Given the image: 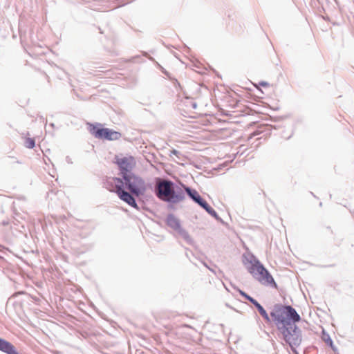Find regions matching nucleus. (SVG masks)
<instances>
[{"mask_svg": "<svg viewBox=\"0 0 354 354\" xmlns=\"http://www.w3.org/2000/svg\"><path fill=\"white\" fill-rule=\"evenodd\" d=\"M167 222L169 226L175 229H178L180 227V223L178 221L174 216H169Z\"/></svg>", "mask_w": 354, "mask_h": 354, "instance_id": "13", "label": "nucleus"}, {"mask_svg": "<svg viewBox=\"0 0 354 354\" xmlns=\"http://www.w3.org/2000/svg\"><path fill=\"white\" fill-rule=\"evenodd\" d=\"M239 292L240 293L241 295H242L243 297H244L246 299H248V301H250L252 304H253L256 308L258 309L260 315L267 321V322H269L270 321V318H269V316L268 315V313H266V311L265 310V309L262 307V306L257 301H256L255 299H254L252 297H251L250 296H249L248 295H247L245 292L239 290Z\"/></svg>", "mask_w": 354, "mask_h": 354, "instance_id": "8", "label": "nucleus"}, {"mask_svg": "<svg viewBox=\"0 0 354 354\" xmlns=\"http://www.w3.org/2000/svg\"><path fill=\"white\" fill-rule=\"evenodd\" d=\"M248 270L253 277L262 285L277 288L272 275L259 261H256L252 263Z\"/></svg>", "mask_w": 354, "mask_h": 354, "instance_id": "1", "label": "nucleus"}, {"mask_svg": "<svg viewBox=\"0 0 354 354\" xmlns=\"http://www.w3.org/2000/svg\"><path fill=\"white\" fill-rule=\"evenodd\" d=\"M0 351L7 354H18L15 346L5 339L0 338Z\"/></svg>", "mask_w": 354, "mask_h": 354, "instance_id": "9", "label": "nucleus"}, {"mask_svg": "<svg viewBox=\"0 0 354 354\" xmlns=\"http://www.w3.org/2000/svg\"><path fill=\"white\" fill-rule=\"evenodd\" d=\"M287 309L290 323L291 322L294 323L298 322L300 320V316L297 314L296 310L290 306H287Z\"/></svg>", "mask_w": 354, "mask_h": 354, "instance_id": "12", "label": "nucleus"}, {"mask_svg": "<svg viewBox=\"0 0 354 354\" xmlns=\"http://www.w3.org/2000/svg\"><path fill=\"white\" fill-rule=\"evenodd\" d=\"M108 183L114 185V189H110V190L115 191L117 194L120 192V191H124V182L119 178H112L108 181Z\"/></svg>", "mask_w": 354, "mask_h": 354, "instance_id": "11", "label": "nucleus"}, {"mask_svg": "<svg viewBox=\"0 0 354 354\" xmlns=\"http://www.w3.org/2000/svg\"><path fill=\"white\" fill-rule=\"evenodd\" d=\"M24 144L27 148L32 149L35 145V140L31 138H26Z\"/></svg>", "mask_w": 354, "mask_h": 354, "instance_id": "17", "label": "nucleus"}, {"mask_svg": "<svg viewBox=\"0 0 354 354\" xmlns=\"http://www.w3.org/2000/svg\"><path fill=\"white\" fill-rule=\"evenodd\" d=\"M287 310V306H283L279 307L274 313H271V316L274 318L279 330L290 325Z\"/></svg>", "mask_w": 354, "mask_h": 354, "instance_id": "4", "label": "nucleus"}, {"mask_svg": "<svg viewBox=\"0 0 354 354\" xmlns=\"http://www.w3.org/2000/svg\"><path fill=\"white\" fill-rule=\"evenodd\" d=\"M281 330L286 342L290 346L298 345L300 343L299 333L297 331L296 327L292 332H290L287 327L283 328Z\"/></svg>", "mask_w": 354, "mask_h": 354, "instance_id": "7", "label": "nucleus"}, {"mask_svg": "<svg viewBox=\"0 0 354 354\" xmlns=\"http://www.w3.org/2000/svg\"><path fill=\"white\" fill-rule=\"evenodd\" d=\"M201 207H203L204 209H205L207 212L211 213L212 212H214L212 209V207L209 205V204L204 201L202 198H201V200L198 201V203Z\"/></svg>", "mask_w": 354, "mask_h": 354, "instance_id": "15", "label": "nucleus"}, {"mask_svg": "<svg viewBox=\"0 0 354 354\" xmlns=\"http://www.w3.org/2000/svg\"><path fill=\"white\" fill-rule=\"evenodd\" d=\"M89 131L96 138L116 140L121 138L120 132L108 128H98L96 125L90 124Z\"/></svg>", "mask_w": 354, "mask_h": 354, "instance_id": "3", "label": "nucleus"}, {"mask_svg": "<svg viewBox=\"0 0 354 354\" xmlns=\"http://www.w3.org/2000/svg\"><path fill=\"white\" fill-rule=\"evenodd\" d=\"M118 195L121 200L126 202L129 205L136 208L138 207V205L136 203L134 198L129 193L124 190L120 191V192H119Z\"/></svg>", "mask_w": 354, "mask_h": 354, "instance_id": "10", "label": "nucleus"}, {"mask_svg": "<svg viewBox=\"0 0 354 354\" xmlns=\"http://www.w3.org/2000/svg\"><path fill=\"white\" fill-rule=\"evenodd\" d=\"M115 159V162L120 168L122 177L124 174H128L127 172L131 171L136 164L135 158L131 156L122 158L116 157Z\"/></svg>", "mask_w": 354, "mask_h": 354, "instance_id": "6", "label": "nucleus"}, {"mask_svg": "<svg viewBox=\"0 0 354 354\" xmlns=\"http://www.w3.org/2000/svg\"><path fill=\"white\" fill-rule=\"evenodd\" d=\"M172 153H173L174 154H175V155H177L178 151H177L176 150H173V151H172Z\"/></svg>", "mask_w": 354, "mask_h": 354, "instance_id": "18", "label": "nucleus"}, {"mask_svg": "<svg viewBox=\"0 0 354 354\" xmlns=\"http://www.w3.org/2000/svg\"><path fill=\"white\" fill-rule=\"evenodd\" d=\"M201 207H203L204 209H205L207 212L211 213L212 212H214L212 209V207L209 205V204L204 201L202 198H201V200L198 201V203Z\"/></svg>", "mask_w": 354, "mask_h": 354, "instance_id": "16", "label": "nucleus"}, {"mask_svg": "<svg viewBox=\"0 0 354 354\" xmlns=\"http://www.w3.org/2000/svg\"><path fill=\"white\" fill-rule=\"evenodd\" d=\"M123 179L128 189L133 194L139 196L145 191V182L141 178L134 174H124Z\"/></svg>", "mask_w": 354, "mask_h": 354, "instance_id": "2", "label": "nucleus"}, {"mask_svg": "<svg viewBox=\"0 0 354 354\" xmlns=\"http://www.w3.org/2000/svg\"><path fill=\"white\" fill-rule=\"evenodd\" d=\"M186 191L190 197L196 203L201 200V197L196 190H191L190 189L187 188Z\"/></svg>", "mask_w": 354, "mask_h": 354, "instance_id": "14", "label": "nucleus"}, {"mask_svg": "<svg viewBox=\"0 0 354 354\" xmlns=\"http://www.w3.org/2000/svg\"><path fill=\"white\" fill-rule=\"evenodd\" d=\"M172 183L168 180H162L157 185V196L163 201H169L173 197Z\"/></svg>", "mask_w": 354, "mask_h": 354, "instance_id": "5", "label": "nucleus"}]
</instances>
